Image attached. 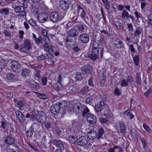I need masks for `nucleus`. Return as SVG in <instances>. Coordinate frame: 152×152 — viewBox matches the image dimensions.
<instances>
[{"instance_id": "f257e3e1", "label": "nucleus", "mask_w": 152, "mask_h": 152, "mask_svg": "<svg viewBox=\"0 0 152 152\" xmlns=\"http://www.w3.org/2000/svg\"><path fill=\"white\" fill-rule=\"evenodd\" d=\"M72 8V10L75 11V13L77 15V17H80L82 20H85L86 18H88L87 10L85 6L82 4H73Z\"/></svg>"}, {"instance_id": "f03ea898", "label": "nucleus", "mask_w": 152, "mask_h": 152, "mask_svg": "<svg viewBox=\"0 0 152 152\" xmlns=\"http://www.w3.org/2000/svg\"><path fill=\"white\" fill-rule=\"evenodd\" d=\"M24 3H23L22 5H16L15 4L12 5V7L14 9V11L16 13H20V14L18 15V16L21 17L23 18L26 17V13L25 11V6L23 5Z\"/></svg>"}, {"instance_id": "7ed1b4c3", "label": "nucleus", "mask_w": 152, "mask_h": 152, "mask_svg": "<svg viewBox=\"0 0 152 152\" xmlns=\"http://www.w3.org/2000/svg\"><path fill=\"white\" fill-rule=\"evenodd\" d=\"M11 68L14 72H18L20 70L21 65L18 61H13L11 63Z\"/></svg>"}, {"instance_id": "20e7f679", "label": "nucleus", "mask_w": 152, "mask_h": 152, "mask_svg": "<svg viewBox=\"0 0 152 152\" xmlns=\"http://www.w3.org/2000/svg\"><path fill=\"white\" fill-rule=\"evenodd\" d=\"M88 140L86 137L81 136L77 138V144L79 146H84L88 143Z\"/></svg>"}, {"instance_id": "39448f33", "label": "nucleus", "mask_w": 152, "mask_h": 152, "mask_svg": "<svg viewBox=\"0 0 152 152\" xmlns=\"http://www.w3.org/2000/svg\"><path fill=\"white\" fill-rule=\"evenodd\" d=\"M59 14L56 11L52 12L50 14L49 18L50 20L53 22H56L59 19Z\"/></svg>"}, {"instance_id": "423d86ee", "label": "nucleus", "mask_w": 152, "mask_h": 152, "mask_svg": "<svg viewBox=\"0 0 152 152\" xmlns=\"http://www.w3.org/2000/svg\"><path fill=\"white\" fill-rule=\"evenodd\" d=\"M86 118L87 121L91 124H95L97 121L96 116L91 113H89L87 115Z\"/></svg>"}, {"instance_id": "0eeeda50", "label": "nucleus", "mask_w": 152, "mask_h": 152, "mask_svg": "<svg viewBox=\"0 0 152 152\" xmlns=\"http://www.w3.org/2000/svg\"><path fill=\"white\" fill-rule=\"evenodd\" d=\"M6 78L11 82H14L17 80V76L12 72H9L6 75Z\"/></svg>"}, {"instance_id": "6e6552de", "label": "nucleus", "mask_w": 152, "mask_h": 152, "mask_svg": "<svg viewBox=\"0 0 152 152\" xmlns=\"http://www.w3.org/2000/svg\"><path fill=\"white\" fill-rule=\"evenodd\" d=\"M15 111L19 122L23 123L25 120L24 115L18 109H15Z\"/></svg>"}, {"instance_id": "1a4fd4ad", "label": "nucleus", "mask_w": 152, "mask_h": 152, "mask_svg": "<svg viewBox=\"0 0 152 152\" xmlns=\"http://www.w3.org/2000/svg\"><path fill=\"white\" fill-rule=\"evenodd\" d=\"M48 18L47 14L44 12L39 14L37 16L38 19L41 23H43Z\"/></svg>"}, {"instance_id": "9d476101", "label": "nucleus", "mask_w": 152, "mask_h": 152, "mask_svg": "<svg viewBox=\"0 0 152 152\" xmlns=\"http://www.w3.org/2000/svg\"><path fill=\"white\" fill-rule=\"evenodd\" d=\"M24 42V45L23 47L20 49V51L21 52L24 53L26 51V50H29L31 49V48L29 40L26 39L25 40Z\"/></svg>"}, {"instance_id": "9b49d317", "label": "nucleus", "mask_w": 152, "mask_h": 152, "mask_svg": "<svg viewBox=\"0 0 152 152\" xmlns=\"http://www.w3.org/2000/svg\"><path fill=\"white\" fill-rule=\"evenodd\" d=\"M60 105L57 104H54L50 108L51 112L54 115H57L59 113L60 110Z\"/></svg>"}, {"instance_id": "f8f14e48", "label": "nucleus", "mask_w": 152, "mask_h": 152, "mask_svg": "<svg viewBox=\"0 0 152 152\" xmlns=\"http://www.w3.org/2000/svg\"><path fill=\"white\" fill-rule=\"evenodd\" d=\"M41 34L43 38H53L55 37L53 34H51L48 32V31L46 29H43L41 31Z\"/></svg>"}, {"instance_id": "ddd939ff", "label": "nucleus", "mask_w": 152, "mask_h": 152, "mask_svg": "<svg viewBox=\"0 0 152 152\" xmlns=\"http://www.w3.org/2000/svg\"><path fill=\"white\" fill-rule=\"evenodd\" d=\"M83 105L80 104H75L73 106V110L75 111L77 113H81L83 109Z\"/></svg>"}, {"instance_id": "4468645a", "label": "nucleus", "mask_w": 152, "mask_h": 152, "mask_svg": "<svg viewBox=\"0 0 152 152\" xmlns=\"http://www.w3.org/2000/svg\"><path fill=\"white\" fill-rule=\"evenodd\" d=\"M99 52L98 49H97V50H95L94 49L92 50V54L88 55V57L93 61H95L98 58Z\"/></svg>"}, {"instance_id": "2eb2a0df", "label": "nucleus", "mask_w": 152, "mask_h": 152, "mask_svg": "<svg viewBox=\"0 0 152 152\" xmlns=\"http://www.w3.org/2000/svg\"><path fill=\"white\" fill-rule=\"evenodd\" d=\"M116 129H117L118 132H119L120 131L122 133H125L126 132L125 126L123 123H120L118 124L116 126Z\"/></svg>"}, {"instance_id": "dca6fc26", "label": "nucleus", "mask_w": 152, "mask_h": 152, "mask_svg": "<svg viewBox=\"0 0 152 152\" xmlns=\"http://www.w3.org/2000/svg\"><path fill=\"white\" fill-rule=\"evenodd\" d=\"M59 7L63 10H66L69 7V4L65 0H61L59 2Z\"/></svg>"}, {"instance_id": "f3484780", "label": "nucleus", "mask_w": 152, "mask_h": 152, "mask_svg": "<svg viewBox=\"0 0 152 152\" xmlns=\"http://www.w3.org/2000/svg\"><path fill=\"white\" fill-rule=\"evenodd\" d=\"M87 136L89 139L93 140L97 137V134L95 131L91 130L87 133Z\"/></svg>"}, {"instance_id": "a211bd4d", "label": "nucleus", "mask_w": 152, "mask_h": 152, "mask_svg": "<svg viewBox=\"0 0 152 152\" xmlns=\"http://www.w3.org/2000/svg\"><path fill=\"white\" fill-rule=\"evenodd\" d=\"M124 117L129 118H132L134 117V115L131 114V110L130 109L126 110L123 112Z\"/></svg>"}, {"instance_id": "6ab92c4d", "label": "nucleus", "mask_w": 152, "mask_h": 152, "mask_svg": "<svg viewBox=\"0 0 152 152\" xmlns=\"http://www.w3.org/2000/svg\"><path fill=\"white\" fill-rule=\"evenodd\" d=\"M53 144L57 147H59L61 150H64V147L61 141L56 139L54 140L53 141Z\"/></svg>"}, {"instance_id": "aec40b11", "label": "nucleus", "mask_w": 152, "mask_h": 152, "mask_svg": "<svg viewBox=\"0 0 152 152\" xmlns=\"http://www.w3.org/2000/svg\"><path fill=\"white\" fill-rule=\"evenodd\" d=\"M77 31L75 28H70L67 33L68 36L75 37L78 34Z\"/></svg>"}, {"instance_id": "412c9836", "label": "nucleus", "mask_w": 152, "mask_h": 152, "mask_svg": "<svg viewBox=\"0 0 152 152\" xmlns=\"http://www.w3.org/2000/svg\"><path fill=\"white\" fill-rule=\"evenodd\" d=\"M100 42L99 40H97L96 39L94 40L93 43V48L92 50H97L98 49L99 51V47L100 44Z\"/></svg>"}, {"instance_id": "4be33fe9", "label": "nucleus", "mask_w": 152, "mask_h": 152, "mask_svg": "<svg viewBox=\"0 0 152 152\" xmlns=\"http://www.w3.org/2000/svg\"><path fill=\"white\" fill-rule=\"evenodd\" d=\"M134 14L136 18V22L138 23L140 22V19H142V14L140 12L137 10H136L134 12Z\"/></svg>"}, {"instance_id": "5701e85b", "label": "nucleus", "mask_w": 152, "mask_h": 152, "mask_svg": "<svg viewBox=\"0 0 152 152\" xmlns=\"http://www.w3.org/2000/svg\"><path fill=\"white\" fill-rule=\"evenodd\" d=\"M114 44L115 47L118 48H122L124 47L123 42L118 39L115 40Z\"/></svg>"}, {"instance_id": "b1692460", "label": "nucleus", "mask_w": 152, "mask_h": 152, "mask_svg": "<svg viewBox=\"0 0 152 152\" xmlns=\"http://www.w3.org/2000/svg\"><path fill=\"white\" fill-rule=\"evenodd\" d=\"M142 31V28L141 27H139L136 28L134 33V37H136V38L139 37Z\"/></svg>"}, {"instance_id": "393cba45", "label": "nucleus", "mask_w": 152, "mask_h": 152, "mask_svg": "<svg viewBox=\"0 0 152 152\" xmlns=\"http://www.w3.org/2000/svg\"><path fill=\"white\" fill-rule=\"evenodd\" d=\"M0 13L4 15V17H6L9 14V9L6 8H4L0 10Z\"/></svg>"}, {"instance_id": "a878e982", "label": "nucleus", "mask_w": 152, "mask_h": 152, "mask_svg": "<svg viewBox=\"0 0 152 152\" xmlns=\"http://www.w3.org/2000/svg\"><path fill=\"white\" fill-rule=\"evenodd\" d=\"M104 114L105 117L107 118H111L112 117L113 115L110 112L108 108H107L104 110Z\"/></svg>"}, {"instance_id": "bb28decb", "label": "nucleus", "mask_w": 152, "mask_h": 152, "mask_svg": "<svg viewBox=\"0 0 152 152\" xmlns=\"http://www.w3.org/2000/svg\"><path fill=\"white\" fill-rule=\"evenodd\" d=\"M61 75H59L57 77V83L56 84L57 86H56L58 89H59L62 88V84L61 82Z\"/></svg>"}, {"instance_id": "cd10ccee", "label": "nucleus", "mask_w": 152, "mask_h": 152, "mask_svg": "<svg viewBox=\"0 0 152 152\" xmlns=\"http://www.w3.org/2000/svg\"><path fill=\"white\" fill-rule=\"evenodd\" d=\"M5 142L7 144L11 145L14 142V139L10 136H8L6 137L5 140Z\"/></svg>"}, {"instance_id": "c85d7f7f", "label": "nucleus", "mask_w": 152, "mask_h": 152, "mask_svg": "<svg viewBox=\"0 0 152 152\" xmlns=\"http://www.w3.org/2000/svg\"><path fill=\"white\" fill-rule=\"evenodd\" d=\"M69 141L72 143H74L77 142V138L76 135H70L69 138Z\"/></svg>"}, {"instance_id": "c756f323", "label": "nucleus", "mask_w": 152, "mask_h": 152, "mask_svg": "<svg viewBox=\"0 0 152 152\" xmlns=\"http://www.w3.org/2000/svg\"><path fill=\"white\" fill-rule=\"evenodd\" d=\"M30 72V71L28 69L26 68H23L22 72V75L24 77L28 76Z\"/></svg>"}, {"instance_id": "7c9ffc66", "label": "nucleus", "mask_w": 152, "mask_h": 152, "mask_svg": "<svg viewBox=\"0 0 152 152\" xmlns=\"http://www.w3.org/2000/svg\"><path fill=\"white\" fill-rule=\"evenodd\" d=\"M66 42L67 45L70 47H72L75 45V42L72 39H66Z\"/></svg>"}, {"instance_id": "2f4dec72", "label": "nucleus", "mask_w": 152, "mask_h": 152, "mask_svg": "<svg viewBox=\"0 0 152 152\" xmlns=\"http://www.w3.org/2000/svg\"><path fill=\"white\" fill-rule=\"evenodd\" d=\"M43 47L44 50L46 51H48L49 52L52 51L53 50L52 47L50 45H49L48 43H45L44 44Z\"/></svg>"}, {"instance_id": "473e14b6", "label": "nucleus", "mask_w": 152, "mask_h": 152, "mask_svg": "<svg viewBox=\"0 0 152 152\" xmlns=\"http://www.w3.org/2000/svg\"><path fill=\"white\" fill-rule=\"evenodd\" d=\"M129 13L125 9H124L122 13L121 18L122 19H127L128 16H129Z\"/></svg>"}, {"instance_id": "72a5a7b5", "label": "nucleus", "mask_w": 152, "mask_h": 152, "mask_svg": "<svg viewBox=\"0 0 152 152\" xmlns=\"http://www.w3.org/2000/svg\"><path fill=\"white\" fill-rule=\"evenodd\" d=\"M98 136L97 138H101L104 133V131L102 127H100L98 130Z\"/></svg>"}, {"instance_id": "f704fd0d", "label": "nucleus", "mask_w": 152, "mask_h": 152, "mask_svg": "<svg viewBox=\"0 0 152 152\" xmlns=\"http://www.w3.org/2000/svg\"><path fill=\"white\" fill-rule=\"evenodd\" d=\"M127 28L129 32L131 33L133 35V33L134 31V29L133 26L131 23L127 24Z\"/></svg>"}, {"instance_id": "c9c22d12", "label": "nucleus", "mask_w": 152, "mask_h": 152, "mask_svg": "<svg viewBox=\"0 0 152 152\" xmlns=\"http://www.w3.org/2000/svg\"><path fill=\"white\" fill-rule=\"evenodd\" d=\"M128 82L126 79H123L121 83V87H126L129 86Z\"/></svg>"}, {"instance_id": "e433bc0d", "label": "nucleus", "mask_w": 152, "mask_h": 152, "mask_svg": "<svg viewBox=\"0 0 152 152\" xmlns=\"http://www.w3.org/2000/svg\"><path fill=\"white\" fill-rule=\"evenodd\" d=\"M115 24L117 26L118 29L122 30L123 27L124 26L123 23L117 21H116L115 22Z\"/></svg>"}, {"instance_id": "4c0bfd02", "label": "nucleus", "mask_w": 152, "mask_h": 152, "mask_svg": "<svg viewBox=\"0 0 152 152\" xmlns=\"http://www.w3.org/2000/svg\"><path fill=\"white\" fill-rule=\"evenodd\" d=\"M3 33L7 37L10 38L11 37V31L9 30H4Z\"/></svg>"}, {"instance_id": "58836bf2", "label": "nucleus", "mask_w": 152, "mask_h": 152, "mask_svg": "<svg viewBox=\"0 0 152 152\" xmlns=\"http://www.w3.org/2000/svg\"><path fill=\"white\" fill-rule=\"evenodd\" d=\"M37 116L40 118L39 119H41L42 120L46 118L45 114L43 112H40L39 113H38Z\"/></svg>"}, {"instance_id": "ea45409f", "label": "nucleus", "mask_w": 152, "mask_h": 152, "mask_svg": "<svg viewBox=\"0 0 152 152\" xmlns=\"http://www.w3.org/2000/svg\"><path fill=\"white\" fill-rule=\"evenodd\" d=\"M58 104L60 105V108L61 107L63 108H66L67 104L65 101H63L59 103Z\"/></svg>"}, {"instance_id": "a19ab883", "label": "nucleus", "mask_w": 152, "mask_h": 152, "mask_svg": "<svg viewBox=\"0 0 152 152\" xmlns=\"http://www.w3.org/2000/svg\"><path fill=\"white\" fill-rule=\"evenodd\" d=\"M100 32L103 37H106L110 35L107 30H102Z\"/></svg>"}, {"instance_id": "79ce46f5", "label": "nucleus", "mask_w": 152, "mask_h": 152, "mask_svg": "<svg viewBox=\"0 0 152 152\" xmlns=\"http://www.w3.org/2000/svg\"><path fill=\"white\" fill-rule=\"evenodd\" d=\"M148 25L149 26H152V15H150L148 16L147 22Z\"/></svg>"}, {"instance_id": "37998d69", "label": "nucleus", "mask_w": 152, "mask_h": 152, "mask_svg": "<svg viewBox=\"0 0 152 152\" xmlns=\"http://www.w3.org/2000/svg\"><path fill=\"white\" fill-rule=\"evenodd\" d=\"M15 146L13 145H9L7 148L6 150L7 152H16L14 150L13 147Z\"/></svg>"}, {"instance_id": "c03bdc74", "label": "nucleus", "mask_w": 152, "mask_h": 152, "mask_svg": "<svg viewBox=\"0 0 152 152\" xmlns=\"http://www.w3.org/2000/svg\"><path fill=\"white\" fill-rule=\"evenodd\" d=\"M89 91V89L87 87H84L81 89L80 91V93L82 94H86Z\"/></svg>"}, {"instance_id": "a18cd8bd", "label": "nucleus", "mask_w": 152, "mask_h": 152, "mask_svg": "<svg viewBox=\"0 0 152 152\" xmlns=\"http://www.w3.org/2000/svg\"><path fill=\"white\" fill-rule=\"evenodd\" d=\"M126 80L128 82V83H132L134 82V80L132 75L128 76L127 77Z\"/></svg>"}, {"instance_id": "49530a36", "label": "nucleus", "mask_w": 152, "mask_h": 152, "mask_svg": "<svg viewBox=\"0 0 152 152\" xmlns=\"http://www.w3.org/2000/svg\"><path fill=\"white\" fill-rule=\"evenodd\" d=\"M37 96L39 98L41 99H45L47 97V95L44 93H38L37 94Z\"/></svg>"}, {"instance_id": "de8ad7c7", "label": "nucleus", "mask_w": 152, "mask_h": 152, "mask_svg": "<svg viewBox=\"0 0 152 152\" xmlns=\"http://www.w3.org/2000/svg\"><path fill=\"white\" fill-rule=\"evenodd\" d=\"M114 92L115 94L117 96H119L122 94L121 89L118 88H117L115 89L114 91Z\"/></svg>"}, {"instance_id": "09e8293b", "label": "nucleus", "mask_w": 152, "mask_h": 152, "mask_svg": "<svg viewBox=\"0 0 152 152\" xmlns=\"http://www.w3.org/2000/svg\"><path fill=\"white\" fill-rule=\"evenodd\" d=\"M134 61L137 66H138L139 61V56L138 55H135L133 58Z\"/></svg>"}, {"instance_id": "8fccbe9b", "label": "nucleus", "mask_w": 152, "mask_h": 152, "mask_svg": "<svg viewBox=\"0 0 152 152\" xmlns=\"http://www.w3.org/2000/svg\"><path fill=\"white\" fill-rule=\"evenodd\" d=\"M33 85L31 86V88H34L37 89H39L40 86L39 83L36 82L35 81H32Z\"/></svg>"}, {"instance_id": "3c124183", "label": "nucleus", "mask_w": 152, "mask_h": 152, "mask_svg": "<svg viewBox=\"0 0 152 152\" xmlns=\"http://www.w3.org/2000/svg\"><path fill=\"white\" fill-rule=\"evenodd\" d=\"M77 28L80 31H82L84 29V25L82 24H80L77 26Z\"/></svg>"}, {"instance_id": "603ef678", "label": "nucleus", "mask_w": 152, "mask_h": 152, "mask_svg": "<svg viewBox=\"0 0 152 152\" xmlns=\"http://www.w3.org/2000/svg\"><path fill=\"white\" fill-rule=\"evenodd\" d=\"M106 76H104L103 75L100 77V83L101 85L102 86H103L105 82V79L106 78Z\"/></svg>"}, {"instance_id": "864d4df0", "label": "nucleus", "mask_w": 152, "mask_h": 152, "mask_svg": "<svg viewBox=\"0 0 152 152\" xmlns=\"http://www.w3.org/2000/svg\"><path fill=\"white\" fill-rule=\"evenodd\" d=\"M81 73L80 72H77L76 77V79L77 80H80L82 79Z\"/></svg>"}, {"instance_id": "5fc2aeb1", "label": "nucleus", "mask_w": 152, "mask_h": 152, "mask_svg": "<svg viewBox=\"0 0 152 152\" xmlns=\"http://www.w3.org/2000/svg\"><path fill=\"white\" fill-rule=\"evenodd\" d=\"M143 127L144 129L148 132L149 133H151V129L150 128L149 126H147V125L144 123L143 124Z\"/></svg>"}, {"instance_id": "6e6d98bb", "label": "nucleus", "mask_w": 152, "mask_h": 152, "mask_svg": "<svg viewBox=\"0 0 152 152\" xmlns=\"http://www.w3.org/2000/svg\"><path fill=\"white\" fill-rule=\"evenodd\" d=\"M54 57V56L50 53L45 54V59H51Z\"/></svg>"}, {"instance_id": "4d7b16f0", "label": "nucleus", "mask_w": 152, "mask_h": 152, "mask_svg": "<svg viewBox=\"0 0 152 152\" xmlns=\"http://www.w3.org/2000/svg\"><path fill=\"white\" fill-rule=\"evenodd\" d=\"M28 23L32 26H36L37 25V23L36 22L31 18L29 20Z\"/></svg>"}, {"instance_id": "13d9d810", "label": "nucleus", "mask_w": 152, "mask_h": 152, "mask_svg": "<svg viewBox=\"0 0 152 152\" xmlns=\"http://www.w3.org/2000/svg\"><path fill=\"white\" fill-rule=\"evenodd\" d=\"M40 72V71L39 70H35L34 72V74L35 76L38 78H40L41 77Z\"/></svg>"}, {"instance_id": "bf43d9fd", "label": "nucleus", "mask_w": 152, "mask_h": 152, "mask_svg": "<svg viewBox=\"0 0 152 152\" xmlns=\"http://www.w3.org/2000/svg\"><path fill=\"white\" fill-rule=\"evenodd\" d=\"M94 108L96 112L97 113L101 110L102 108L100 105L98 104H96Z\"/></svg>"}, {"instance_id": "052dcab7", "label": "nucleus", "mask_w": 152, "mask_h": 152, "mask_svg": "<svg viewBox=\"0 0 152 152\" xmlns=\"http://www.w3.org/2000/svg\"><path fill=\"white\" fill-rule=\"evenodd\" d=\"M34 132V129L33 127L31 126L29 131V132H31V134H28L27 132H26V135L28 136L31 137V136L33 134V133Z\"/></svg>"}, {"instance_id": "680f3d73", "label": "nucleus", "mask_w": 152, "mask_h": 152, "mask_svg": "<svg viewBox=\"0 0 152 152\" xmlns=\"http://www.w3.org/2000/svg\"><path fill=\"white\" fill-rule=\"evenodd\" d=\"M24 33V32L23 30H20L18 31V36L19 37V38H24L23 37Z\"/></svg>"}, {"instance_id": "e2e57ef3", "label": "nucleus", "mask_w": 152, "mask_h": 152, "mask_svg": "<svg viewBox=\"0 0 152 152\" xmlns=\"http://www.w3.org/2000/svg\"><path fill=\"white\" fill-rule=\"evenodd\" d=\"M23 103L21 101H18L16 105L17 107L20 109L23 107Z\"/></svg>"}, {"instance_id": "0e129e2a", "label": "nucleus", "mask_w": 152, "mask_h": 152, "mask_svg": "<svg viewBox=\"0 0 152 152\" xmlns=\"http://www.w3.org/2000/svg\"><path fill=\"white\" fill-rule=\"evenodd\" d=\"M99 121L101 123L105 124L108 122V121L106 119L100 117L99 118Z\"/></svg>"}, {"instance_id": "69168bd1", "label": "nucleus", "mask_w": 152, "mask_h": 152, "mask_svg": "<svg viewBox=\"0 0 152 152\" xmlns=\"http://www.w3.org/2000/svg\"><path fill=\"white\" fill-rule=\"evenodd\" d=\"M89 111V110L88 108L87 107H86L83 110V111L82 113V115L84 117L86 114V113H88Z\"/></svg>"}, {"instance_id": "338daca9", "label": "nucleus", "mask_w": 152, "mask_h": 152, "mask_svg": "<svg viewBox=\"0 0 152 152\" xmlns=\"http://www.w3.org/2000/svg\"><path fill=\"white\" fill-rule=\"evenodd\" d=\"M42 81L43 85L45 86L47 84V79L45 77H43L42 78Z\"/></svg>"}, {"instance_id": "774afa93", "label": "nucleus", "mask_w": 152, "mask_h": 152, "mask_svg": "<svg viewBox=\"0 0 152 152\" xmlns=\"http://www.w3.org/2000/svg\"><path fill=\"white\" fill-rule=\"evenodd\" d=\"M8 126V124L3 121H1V125L0 127L3 128L4 129H6Z\"/></svg>"}]
</instances>
